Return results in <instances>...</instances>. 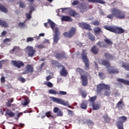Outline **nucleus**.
I'll return each mask as SVG.
<instances>
[{
	"label": "nucleus",
	"instance_id": "f257e3e1",
	"mask_svg": "<svg viewBox=\"0 0 129 129\" xmlns=\"http://www.w3.org/2000/svg\"><path fill=\"white\" fill-rule=\"evenodd\" d=\"M104 29H105V30H107V31L112 32L113 33H115V34H122V33L124 32V30H123V29L114 26H109L105 25L104 26Z\"/></svg>",
	"mask_w": 129,
	"mask_h": 129
},
{
	"label": "nucleus",
	"instance_id": "f03ea898",
	"mask_svg": "<svg viewBox=\"0 0 129 129\" xmlns=\"http://www.w3.org/2000/svg\"><path fill=\"white\" fill-rule=\"evenodd\" d=\"M50 99L51 101H53V102H55L58 104H61L62 105H64V106H68V105H69V102L65 101L62 99L52 96L50 97Z\"/></svg>",
	"mask_w": 129,
	"mask_h": 129
},
{
	"label": "nucleus",
	"instance_id": "7ed1b4c3",
	"mask_svg": "<svg viewBox=\"0 0 129 129\" xmlns=\"http://www.w3.org/2000/svg\"><path fill=\"white\" fill-rule=\"evenodd\" d=\"M59 12H61L62 13H69L70 16H72V17H79V14L76 13L74 11L69 8H61L59 9Z\"/></svg>",
	"mask_w": 129,
	"mask_h": 129
},
{
	"label": "nucleus",
	"instance_id": "20e7f679",
	"mask_svg": "<svg viewBox=\"0 0 129 129\" xmlns=\"http://www.w3.org/2000/svg\"><path fill=\"white\" fill-rule=\"evenodd\" d=\"M82 59L84 63H85L86 70H88L89 69V61L87 58V52L85 50L83 51Z\"/></svg>",
	"mask_w": 129,
	"mask_h": 129
},
{
	"label": "nucleus",
	"instance_id": "39448f33",
	"mask_svg": "<svg viewBox=\"0 0 129 129\" xmlns=\"http://www.w3.org/2000/svg\"><path fill=\"white\" fill-rule=\"evenodd\" d=\"M75 32H76V28L72 27L69 32H64L63 35L67 38H71V37L74 36Z\"/></svg>",
	"mask_w": 129,
	"mask_h": 129
},
{
	"label": "nucleus",
	"instance_id": "423d86ee",
	"mask_svg": "<svg viewBox=\"0 0 129 129\" xmlns=\"http://www.w3.org/2000/svg\"><path fill=\"white\" fill-rule=\"evenodd\" d=\"M25 50L27 51L29 57H34V55L36 53V50L34 49V47L31 46H28L25 48Z\"/></svg>",
	"mask_w": 129,
	"mask_h": 129
},
{
	"label": "nucleus",
	"instance_id": "0eeeda50",
	"mask_svg": "<svg viewBox=\"0 0 129 129\" xmlns=\"http://www.w3.org/2000/svg\"><path fill=\"white\" fill-rule=\"evenodd\" d=\"M55 33H54V36L53 37V42L54 43H58V41H59V28L57 27H55Z\"/></svg>",
	"mask_w": 129,
	"mask_h": 129
},
{
	"label": "nucleus",
	"instance_id": "6e6552de",
	"mask_svg": "<svg viewBox=\"0 0 129 129\" xmlns=\"http://www.w3.org/2000/svg\"><path fill=\"white\" fill-rule=\"evenodd\" d=\"M87 77H88V74L86 75H81L82 84L83 86H86V85H87V84L88 83Z\"/></svg>",
	"mask_w": 129,
	"mask_h": 129
},
{
	"label": "nucleus",
	"instance_id": "1a4fd4ad",
	"mask_svg": "<svg viewBox=\"0 0 129 129\" xmlns=\"http://www.w3.org/2000/svg\"><path fill=\"white\" fill-rule=\"evenodd\" d=\"M97 91H99L102 90V89H107L108 90L109 88H110V87L109 85H105L104 84H100L97 86Z\"/></svg>",
	"mask_w": 129,
	"mask_h": 129
},
{
	"label": "nucleus",
	"instance_id": "9d476101",
	"mask_svg": "<svg viewBox=\"0 0 129 129\" xmlns=\"http://www.w3.org/2000/svg\"><path fill=\"white\" fill-rule=\"evenodd\" d=\"M34 71V68L31 65H27L25 67V71L23 73V74H29V73H32Z\"/></svg>",
	"mask_w": 129,
	"mask_h": 129
},
{
	"label": "nucleus",
	"instance_id": "9b49d317",
	"mask_svg": "<svg viewBox=\"0 0 129 129\" xmlns=\"http://www.w3.org/2000/svg\"><path fill=\"white\" fill-rule=\"evenodd\" d=\"M11 63L13 64V65H14V66L17 67V68H21V67H23V66H24V62H23V61L12 60Z\"/></svg>",
	"mask_w": 129,
	"mask_h": 129
},
{
	"label": "nucleus",
	"instance_id": "f8f14e48",
	"mask_svg": "<svg viewBox=\"0 0 129 129\" xmlns=\"http://www.w3.org/2000/svg\"><path fill=\"white\" fill-rule=\"evenodd\" d=\"M60 67H61V70L60 71V75L63 77H67L68 74V72H67V70H66V69L64 66L61 65L60 66Z\"/></svg>",
	"mask_w": 129,
	"mask_h": 129
},
{
	"label": "nucleus",
	"instance_id": "ddd939ff",
	"mask_svg": "<svg viewBox=\"0 0 129 129\" xmlns=\"http://www.w3.org/2000/svg\"><path fill=\"white\" fill-rule=\"evenodd\" d=\"M79 26L82 29H85V30H90V26L89 24L82 22L79 23Z\"/></svg>",
	"mask_w": 129,
	"mask_h": 129
},
{
	"label": "nucleus",
	"instance_id": "4468645a",
	"mask_svg": "<svg viewBox=\"0 0 129 129\" xmlns=\"http://www.w3.org/2000/svg\"><path fill=\"white\" fill-rule=\"evenodd\" d=\"M47 24H48L50 26L53 32H54V29H55V27H56V24H55V23H54V22L52 21L50 19L48 20L47 23L44 24V27H47Z\"/></svg>",
	"mask_w": 129,
	"mask_h": 129
},
{
	"label": "nucleus",
	"instance_id": "2eb2a0df",
	"mask_svg": "<svg viewBox=\"0 0 129 129\" xmlns=\"http://www.w3.org/2000/svg\"><path fill=\"white\" fill-rule=\"evenodd\" d=\"M29 9L30 11H29V13H26V18L30 20L32 18V13L33 12V11L35 10L34 8V5H32L29 7Z\"/></svg>",
	"mask_w": 129,
	"mask_h": 129
},
{
	"label": "nucleus",
	"instance_id": "dca6fc26",
	"mask_svg": "<svg viewBox=\"0 0 129 129\" xmlns=\"http://www.w3.org/2000/svg\"><path fill=\"white\" fill-rule=\"evenodd\" d=\"M53 112L54 113H57V116H63V112L59 109L58 107H54L53 108Z\"/></svg>",
	"mask_w": 129,
	"mask_h": 129
},
{
	"label": "nucleus",
	"instance_id": "f3484780",
	"mask_svg": "<svg viewBox=\"0 0 129 129\" xmlns=\"http://www.w3.org/2000/svg\"><path fill=\"white\" fill-rule=\"evenodd\" d=\"M120 11V10H119L116 8H113V9H111V14H112V15L114 16V17H115V18H117Z\"/></svg>",
	"mask_w": 129,
	"mask_h": 129
},
{
	"label": "nucleus",
	"instance_id": "a211bd4d",
	"mask_svg": "<svg viewBox=\"0 0 129 129\" xmlns=\"http://www.w3.org/2000/svg\"><path fill=\"white\" fill-rule=\"evenodd\" d=\"M79 9L81 10V12H87V10H88V7L86 5L82 3L81 4L80 6L79 7Z\"/></svg>",
	"mask_w": 129,
	"mask_h": 129
},
{
	"label": "nucleus",
	"instance_id": "6ab92c4d",
	"mask_svg": "<svg viewBox=\"0 0 129 129\" xmlns=\"http://www.w3.org/2000/svg\"><path fill=\"white\" fill-rule=\"evenodd\" d=\"M99 64H101V65H104V66H105L107 68H109L110 67V64L107 60H103L99 62Z\"/></svg>",
	"mask_w": 129,
	"mask_h": 129
},
{
	"label": "nucleus",
	"instance_id": "aec40b11",
	"mask_svg": "<svg viewBox=\"0 0 129 129\" xmlns=\"http://www.w3.org/2000/svg\"><path fill=\"white\" fill-rule=\"evenodd\" d=\"M118 121H117V122H119V123H122V124H123V122H124L125 121H126V117H125L124 116L118 117Z\"/></svg>",
	"mask_w": 129,
	"mask_h": 129
},
{
	"label": "nucleus",
	"instance_id": "412c9836",
	"mask_svg": "<svg viewBox=\"0 0 129 129\" xmlns=\"http://www.w3.org/2000/svg\"><path fill=\"white\" fill-rule=\"evenodd\" d=\"M107 71L109 73H112L114 74L115 73H118V71L116 69H114L112 67H110L108 69Z\"/></svg>",
	"mask_w": 129,
	"mask_h": 129
},
{
	"label": "nucleus",
	"instance_id": "4be33fe9",
	"mask_svg": "<svg viewBox=\"0 0 129 129\" xmlns=\"http://www.w3.org/2000/svg\"><path fill=\"white\" fill-rule=\"evenodd\" d=\"M61 21L65 22H72V19L69 16H63L61 17Z\"/></svg>",
	"mask_w": 129,
	"mask_h": 129
},
{
	"label": "nucleus",
	"instance_id": "5701e85b",
	"mask_svg": "<svg viewBox=\"0 0 129 129\" xmlns=\"http://www.w3.org/2000/svg\"><path fill=\"white\" fill-rule=\"evenodd\" d=\"M117 81H118V82H121V83H123L126 85H129V81L128 80L123 79H118L117 80Z\"/></svg>",
	"mask_w": 129,
	"mask_h": 129
},
{
	"label": "nucleus",
	"instance_id": "b1692460",
	"mask_svg": "<svg viewBox=\"0 0 129 129\" xmlns=\"http://www.w3.org/2000/svg\"><path fill=\"white\" fill-rule=\"evenodd\" d=\"M89 3H99V4H101V5H104L105 2L102 0H88Z\"/></svg>",
	"mask_w": 129,
	"mask_h": 129
},
{
	"label": "nucleus",
	"instance_id": "393cba45",
	"mask_svg": "<svg viewBox=\"0 0 129 129\" xmlns=\"http://www.w3.org/2000/svg\"><path fill=\"white\" fill-rule=\"evenodd\" d=\"M124 17H125V15H124V13L120 11L119 12V14H118V16H117V18L118 19H123L124 18Z\"/></svg>",
	"mask_w": 129,
	"mask_h": 129
},
{
	"label": "nucleus",
	"instance_id": "a878e982",
	"mask_svg": "<svg viewBox=\"0 0 129 129\" xmlns=\"http://www.w3.org/2000/svg\"><path fill=\"white\" fill-rule=\"evenodd\" d=\"M18 27L20 29H25V28H27V25L25 24V22H20L18 24Z\"/></svg>",
	"mask_w": 129,
	"mask_h": 129
},
{
	"label": "nucleus",
	"instance_id": "bb28decb",
	"mask_svg": "<svg viewBox=\"0 0 129 129\" xmlns=\"http://www.w3.org/2000/svg\"><path fill=\"white\" fill-rule=\"evenodd\" d=\"M91 105L92 106L93 109H94V110H97V109H99V107H100L99 104H98L92 103Z\"/></svg>",
	"mask_w": 129,
	"mask_h": 129
},
{
	"label": "nucleus",
	"instance_id": "cd10ccee",
	"mask_svg": "<svg viewBox=\"0 0 129 129\" xmlns=\"http://www.w3.org/2000/svg\"><path fill=\"white\" fill-rule=\"evenodd\" d=\"M0 11L3 13H8V9L6 8V7L3 6L1 4H0Z\"/></svg>",
	"mask_w": 129,
	"mask_h": 129
},
{
	"label": "nucleus",
	"instance_id": "c85d7f7f",
	"mask_svg": "<svg viewBox=\"0 0 129 129\" xmlns=\"http://www.w3.org/2000/svg\"><path fill=\"white\" fill-rule=\"evenodd\" d=\"M52 64L53 65V66H55V67H61V64L58 63V61L55 60H52Z\"/></svg>",
	"mask_w": 129,
	"mask_h": 129
},
{
	"label": "nucleus",
	"instance_id": "c756f323",
	"mask_svg": "<svg viewBox=\"0 0 129 129\" xmlns=\"http://www.w3.org/2000/svg\"><path fill=\"white\" fill-rule=\"evenodd\" d=\"M103 118H104V121H105V122H108V121L110 120V118H109V117H108L107 114H105L103 116Z\"/></svg>",
	"mask_w": 129,
	"mask_h": 129
},
{
	"label": "nucleus",
	"instance_id": "7c9ffc66",
	"mask_svg": "<svg viewBox=\"0 0 129 129\" xmlns=\"http://www.w3.org/2000/svg\"><path fill=\"white\" fill-rule=\"evenodd\" d=\"M94 33H95V34L97 35V34H99V33H101V28L99 27H95L94 28Z\"/></svg>",
	"mask_w": 129,
	"mask_h": 129
},
{
	"label": "nucleus",
	"instance_id": "2f4dec72",
	"mask_svg": "<svg viewBox=\"0 0 129 129\" xmlns=\"http://www.w3.org/2000/svg\"><path fill=\"white\" fill-rule=\"evenodd\" d=\"M91 51L94 54H97V53H98V48H96V46H94L92 47Z\"/></svg>",
	"mask_w": 129,
	"mask_h": 129
},
{
	"label": "nucleus",
	"instance_id": "473e14b6",
	"mask_svg": "<svg viewBox=\"0 0 129 129\" xmlns=\"http://www.w3.org/2000/svg\"><path fill=\"white\" fill-rule=\"evenodd\" d=\"M29 102H30V100L25 99V100H23L21 101V104L22 105H28V104H29Z\"/></svg>",
	"mask_w": 129,
	"mask_h": 129
},
{
	"label": "nucleus",
	"instance_id": "72a5a7b5",
	"mask_svg": "<svg viewBox=\"0 0 129 129\" xmlns=\"http://www.w3.org/2000/svg\"><path fill=\"white\" fill-rule=\"evenodd\" d=\"M88 37L91 41H94L95 40V37H94V35L92 33H89Z\"/></svg>",
	"mask_w": 129,
	"mask_h": 129
},
{
	"label": "nucleus",
	"instance_id": "f704fd0d",
	"mask_svg": "<svg viewBox=\"0 0 129 129\" xmlns=\"http://www.w3.org/2000/svg\"><path fill=\"white\" fill-rule=\"evenodd\" d=\"M0 25H1V26H3V27H6V28H8L9 25L8 24V23L0 19Z\"/></svg>",
	"mask_w": 129,
	"mask_h": 129
},
{
	"label": "nucleus",
	"instance_id": "c9c22d12",
	"mask_svg": "<svg viewBox=\"0 0 129 129\" xmlns=\"http://www.w3.org/2000/svg\"><path fill=\"white\" fill-rule=\"evenodd\" d=\"M7 114H8V115H9V116H11V117H13L14 116H15V113H14V112H13V111H10V110H8L6 112Z\"/></svg>",
	"mask_w": 129,
	"mask_h": 129
},
{
	"label": "nucleus",
	"instance_id": "e433bc0d",
	"mask_svg": "<svg viewBox=\"0 0 129 129\" xmlns=\"http://www.w3.org/2000/svg\"><path fill=\"white\" fill-rule=\"evenodd\" d=\"M96 98H97L96 96H95L90 98L89 100L90 101V105H92V103H95L94 101L96 100Z\"/></svg>",
	"mask_w": 129,
	"mask_h": 129
},
{
	"label": "nucleus",
	"instance_id": "4c0bfd02",
	"mask_svg": "<svg viewBox=\"0 0 129 129\" xmlns=\"http://www.w3.org/2000/svg\"><path fill=\"white\" fill-rule=\"evenodd\" d=\"M76 72H77V73H79V74L81 76V75H82V74H83L84 73V71L82 69L78 68L76 70Z\"/></svg>",
	"mask_w": 129,
	"mask_h": 129
},
{
	"label": "nucleus",
	"instance_id": "58836bf2",
	"mask_svg": "<svg viewBox=\"0 0 129 129\" xmlns=\"http://www.w3.org/2000/svg\"><path fill=\"white\" fill-rule=\"evenodd\" d=\"M116 125L118 127V129H123V124H122V123L116 122Z\"/></svg>",
	"mask_w": 129,
	"mask_h": 129
},
{
	"label": "nucleus",
	"instance_id": "ea45409f",
	"mask_svg": "<svg viewBox=\"0 0 129 129\" xmlns=\"http://www.w3.org/2000/svg\"><path fill=\"white\" fill-rule=\"evenodd\" d=\"M81 108L82 109H86L87 108V104L85 102H83L81 104Z\"/></svg>",
	"mask_w": 129,
	"mask_h": 129
},
{
	"label": "nucleus",
	"instance_id": "a19ab883",
	"mask_svg": "<svg viewBox=\"0 0 129 129\" xmlns=\"http://www.w3.org/2000/svg\"><path fill=\"white\" fill-rule=\"evenodd\" d=\"M123 105H124V104H123V102H122V101H120L116 104V107H118V108H119V107H122Z\"/></svg>",
	"mask_w": 129,
	"mask_h": 129
},
{
	"label": "nucleus",
	"instance_id": "79ce46f5",
	"mask_svg": "<svg viewBox=\"0 0 129 129\" xmlns=\"http://www.w3.org/2000/svg\"><path fill=\"white\" fill-rule=\"evenodd\" d=\"M49 94H58V92L54 89H50L48 91Z\"/></svg>",
	"mask_w": 129,
	"mask_h": 129
},
{
	"label": "nucleus",
	"instance_id": "37998d69",
	"mask_svg": "<svg viewBox=\"0 0 129 129\" xmlns=\"http://www.w3.org/2000/svg\"><path fill=\"white\" fill-rule=\"evenodd\" d=\"M19 49V47H18L17 46H14L13 48L11 50H10V53L11 54H14V52H15V51H18Z\"/></svg>",
	"mask_w": 129,
	"mask_h": 129
},
{
	"label": "nucleus",
	"instance_id": "c03bdc74",
	"mask_svg": "<svg viewBox=\"0 0 129 129\" xmlns=\"http://www.w3.org/2000/svg\"><path fill=\"white\" fill-rule=\"evenodd\" d=\"M57 94L58 95H66L67 94V92L59 90Z\"/></svg>",
	"mask_w": 129,
	"mask_h": 129
},
{
	"label": "nucleus",
	"instance_id": "a18cd8bd",
	"mask_svg": "<svg viewBox=\"0 0 129 129\" xmlns=\"http://www.w3.org/2000/svg\"><path fill=\"white\" fill-rule=\"evenodd\" d=\"M35 48H38V49H42V48H44V45L42 44H36L35 46Z\"/></svg>",
	"mask_w": 129,
	"mask_h": 129
},
{
	"label": "nucleus",
	"instance_id": "49530a36",
	"mask_svg": "<svg viewBox=\"0 0 129 129\" xmlns=\"http://www.w3.org/2000/svg\"><path fill=\"white\" fill-rule=\"evenodd\" d=\"M45 85H47L48 87H53V84L50 82H46L45 83Z\"/></svg>",
	"mask_w": 129,
	"mask_h": 129
},
{
	"label": "nucleus",
	"instance_id": "de8ad7c7",
	"mask_svg": "<svg viewBox=\"0 0 129 129\" xmlns=\"http://www.w3.org/2000/svg\"><path fill=\"white\" fill-rule=\"evenodd\" d=\"M104 41L106 44H108V45H112V42L109 39H104Z\"/></svg>",
	"mask_w": 129,
	"mask_h": 129
},
{
	"label": "nucleus",
	"instance_id": "09e8293b",
	"mask_svg": "<svg viewBox=\"0 0 129 129\" xmlns=\"http://www.w3.org/2000/svg\"><path fill=\"white\" fill-rule=\"evenodd\" d=\"M57 58H65V54L64 53L58 54L56 56Z\"/></svg>",
	"mask_w": 129,
	"mask_h": 129
},
{
	"label": "nucleus",
	"instance_id": "8fccbe9b",
	"mask_svg": "<svg viewBox=\"0 0 129 129\" xmlns=\"http://www.w3.org/2000/svg\"><path fill=\"white\" fill-rule=\"evenodd\" d=\"M87 123L89 126H92V125H93V122L91 120H88Z\"/></svg>",
	"mask_w": 129,
	"mask_h": 129
},
{
	"label": "nucleus",
	"instance_id": "3c124183",
	"mask_svg": "<svg viewBox=\"0 0 129 129\" xmlns=\"http://www.w3.org/2000/svg\"><path fill=\"white\" fill-rule=\"evenodd\" d=\"M34 41V38L33 37H28L26 40L27 43H29V42H33Z\"/></svg>",
	"mask_w": 129,
	"mask_h": 129
},
{
	"label": "nucleus",
	"instance_id": "603ef678",
	"mask_svg": "<svg viewBox=\"0 0 129 129\" xmlns=\"http://www.w3.org/2000/svg\"><path fill=\"white\" fill-rule=\"evenodd\" d=\"M122 67L126 69V70L129 71V64H122Z\"/></svg>",
	"mask_w": 129,
	"mask_h": 129
},
{
	"label": "nucleus",
	"instance_id": "864d4df0",
	"mask_svg": "<svg viewBox=\"0 0 129 129\" xmlns=\"http://www.w3.org/2000/svg\"><path fill=\"white\" fill-rule=\"evenodd\" d=\"M19 6L20 8H24L26 7V5H25V3L22 2H20Z\"/></svg>",
	"mask_w": 129,
	"mask_h": 129
},
{
	"label": "nucleus",
	"instance_id": "5fc2aeb1",
	"mask_svg": "<svg viewBox=\"0 0 129 129\" xmlns=\"http://www.w3.org/2000/svg\"><path fill=\"white\" fill-rule=\"evenodd\" d=\"M18 80H19V81H21L22 83H24L26 81V79H25V78L22 77H20L18 78Z\"/></svg>",
	"mask_w": 129,
	"mask_h": 129
},
{
	"label": "nucleus",
	"instance_id": "6e6d98bb",
	"mask_svg": "<svg viewBox=\"0 0 129 129\" xmlns=\"http://www.w3.org/2000/svg\"><path fill=\"white\" fill-rule=\"evenodd\" d=\"M12 39L10 38H6L4 39V43H9V42H11Z\"/></svg>",
	"mask_w": 129,
	"mask_h": 129
},
{
	"label": "nucleus",
	"instance_id": "4d7b16f0",
	"mask_svg": "<svg viewBox=\"0 0 129 129\" xmlns=\"http://www.w3.org/2000/svg\"><path fill=\"white\" fill-rule=\"evenodd\" d=\"M99 76L101 78V79H104V78H105L104 75H103L102 73H99Z\"/></svg>",
	"mask_w": 129,
	"mask_h": 129
},
{
	"label": "nucleus",
	"instance_id": "13d9d810",
	"mask_svg": "<svg viewBox=\"0 0 129 129\" xmlns=\"http://www.w3.org/2000/svg\"><path fill=\"white\" fill-rule=\"evenodd\" d=\"M79 4V1L78 0H74V2H73V6H76V5H78Z\"/></svg>",
	"mask_w": 129,
	"mask_h": 129
},
{
	"label": "nucleus",
	"instance_id": "bf43d9fd",
	"mask_svg": "<svg viewBox=\"0 0 129 129\" xmlns=\"http://www.w3.org/2000/svg\"><path fill=\"white\" fill-rule=\"evenodd\" d=\"M105 56L107 59H109L110 58V57H111V54H110L109 53H105Z\"/></svg>",
	"mask_w": 129,
	"mask_h": 129
},
{
	"label": "nucleus",
	"instance_id": "052dcab7",
	"mask_svg": "<svg viewBox=\"0 0 129 129\" xmlns=\"http://www.w3.org/2000/svg\"><path fill=\"white\" fill-rule=\"evenodd\" d=\"M92 24L94 25V26H98V25H99V22H98L97 21H95L92 22Z\"/></svg>",
	"mask_w": 129,
	"mask_h": 129
},
{
	"label": "nucleus",
	"instance_id": "680f3d73",
	"mask_svg": "<svg viewBox=\"0 0 129 129\" xmlns=\"http://www.w3.org/2000/svg\"><path fill=\"white\" fill-rule=\"evenodd\" d=\"M98 46H99L100 47H104V45L103 44V42H99L97 43Z\"/></svg>",
	"mask_w": 129,
	"mask_h": 129
},
{
	"label": "nucleus",
	"instance_id": "e2e57ef3",
	"mask_svg": "<svg viewBox=\"0 0 129 129\" xmlns=\"http://www.w3.org/2000/svg\"><path fill=\"white\" fill-rule=\"evenodd\" d=\"M45 116L47 117H51V112L49 111L45 113Z\"/></svg>",
	"mask_w": 129,
	"mask_h": 129
},
{
	"label": "nucleus",
	"instance_id": "0e129e2a",
	"mask_svg": "<svg viewBox=\"0 0 129 129\" xmlns=\"http://www.w3.org/2000/svg\"><path fill=\"white\" fill-rule=\"evenodd\" d=\"M7 34V31H4L3 32H2L1 37H5L6 35Z\"/></svg>",
	"mask_w": 129,
	"mask_h": 129
},
{
	"label": "nucleus",
	"instance_id": "69168bd1",
	"mask_svg": "<svg viewBox=\"0 0 129 129\" xmlns=\"http://www.w3.org/2000/svg\"><path fill=\"white\" fill-rule=\"evenodd\" d=\"M107 18H108V19H113V15L112 14H109V15L107 16Z\"/></svg>",
	"mask_w": 129,
	"mask_h": 129
},
{
	"label": "nucleus",
	"instance_id": "338daca9",
	"mask_svg": "<svg viewBox=\"0 0 129 129\" xmlns=\"http://www.w3.org/2000/svg\"><path fill=\"white\" fill-rule=\"evenodd\" d=\"M43 43L50 44V41H49V40L47 39H45L43 41Z\"/></svg>",
	"mask_w": 129,
	"mask_h": 129
},
{
	"label": "nucleus",
	"instance_id": "774afa93",
	"mask_svg": "<svg viewBox=\"0 0 129 129\" xmlns=\"http://www.w3.org/2000/svg\"><path fill=\"white\" fill-rule=\"evenodd\" d=\"M20 114H23V113H19L17 115V117H15V118H16V119H19V117H20Z\"/></svg>",
	"mask_w": 129,
	"mask_h": 129
}]
</instances>
